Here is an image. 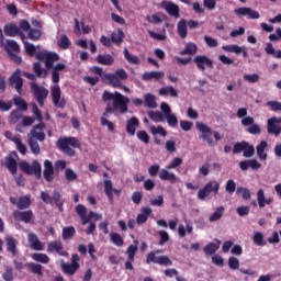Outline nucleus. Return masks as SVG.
I'll list each match as a JSON object with an SVG mask.
<instances>
[{"instance_id": "nucleus-60", "label": "nucleus", "mask_w": 281, "mask_h": 281, "mask_svg": "<svg viewBox=\"0 0 281 281\" xmlns=\"http://www.w3.org/2000/svg\"><path fill=\"white\" fill-rule=\"evenodd\" d=\"M223 214H225V206H218L212 214V221H221Z\"/></svg>"}, {"instance_id": "nucleus-31", "label": "nucleus", "mask_w": 281, "mask_h": 281, "mask_svg": "<svg viewBox=\"0 0 281 281\" xmlns=\"http://www.w3.org/2000/svg\"><path fill=\"white\" fill-rule=\"evenodd\" d=\"M123 54H124L125 60H127L130 65H142V60L139 59V57H137V55L131 54L128 52V48H124Z\"/></svg>"}, {"instance_id": "nucleus-24", "label": "nucleus", "mask_w": 281, "mask_h": 281, "mask_svg": "<svg viewBox=\"0 0 281 281\" xmlns=\"http://www.w3.org/2000/svg\"><path fill=\"white\" fill-rule=\"evenodd\" d=\"M13 216L15 221H22V223H30L34 214L32 213V211H14Z\"/></svg>"}, {"instance_id": "nucleus-25", "label": "nucleus", "mask_w": 281, "mask_h": 281, "mask_svg": "<svg viewBox=\"0 0 281 281\" xmlns=\"http://www.w3.org/2000/svg\"><path fill=\"white\" fill-rule=\"evenodd\" d=\"M137 126H139V119L136 116H132L130 120L126 121V133L127 135H135L137 131Z\"/></svg>"}, {"instance_id": "nucleus-17", "label": "nucleus", "mask_w": 281, "mask_h": 281, "mask_svg": "<svg viewBox=\"0 0 281 281\" xmlns=\"http://www.w3.org/2000/svg\"><path fill=\"white\" fill-rule=\"evenodd\" d=\"M104 192L110 203H113V194H116V196H120V194H122V191L113 188V182H111V180L108 179L104 180Z\"/></svg>"}, {"instance_id": "nucleus-44", "label": "nucleus", "mask_w": 281, "mask_h": 281, "mask_svg": "<svg viewBox=\"0 0 281 281\" xmlns=\"http://www.w3.org/2000/svg\"><path fill=\"white\" fill-rule=\"evenodd\" d=\"M30 205H32V201L30 200V196H27V195L21 196L18 201L19 210H27V207H30Z\"/></svg>"}, {"instance_id": "nucleus-14", "label": "nucleus", "mask_w": 281, "mask_h": 281, "mask_svg": "<svg viewBox=\"0 0 281 281\" xmlns=\"http://www.w3.org/2000/svg\"><path fill=\"white\" fill-rule=\"evenodd\" d=\"M160 8H162L169 16H173L175 19L181 16V14H179V5L173 2L164 0L160 2Z\"/></svg>"}, {"instance_id": "nucleus-61", "label": "nucleus", "mask_w": 281, "mask_h": 281, "mask_svg": "<svg viewBox=\"0 0 281 281\" xmlns=\"http://www.w3.org/2000/svg\"><path fill=\"white\" fill-rule=\"evenodd\" d=\"M136 135L139 142H143V144H149L150 136H148V133L146 131H138Z\"/></svg>"}, {"instance_id": "nucleus-12", "label": "nucleus", "mask_w": 281, "mask_h": 281, "mask_svg": "<svg viewBox=\"0 0 281 281\" xmlns=\"http://www.w3.org/2000/svg\"><path fill=\"white\" fill-rule=\"evenodd\" d=\"M241 125L243 126H248L247 132L250 135H260L261 128L258 124H256V120L254 116H247L241 120Z\"/></svg>"}, {"instance_id": "nucleus-58", "label": "nucleus", "mask_w": 281, "mask_h": 281, "mask_svg": "<svg viewBox=\"0 0 281 281\" xmlns=\"http://www.w3.org/2000/svg\"><path fill=\"white\" fill-rule=\"evenodd\" d=\"M245 148H247V142H239L234 145L233 155H239V153H244Z\"/></svg>"}, {"instance_id": "nucleus-8", "label": "nucleus", "mask_w": 281, "mask_h": 281, "mask_svg": "<svg viewBox=\"0 0 281 281\" xmlns=\"http://www.w3.org/2000/svg\"><path fill=\"white\" fill-rule=\"evenodd\" d=\"M76 212L78 214V216L81 218V223L82 225H87V223H89V221H102V215L91 211L89 213V215L87 216V207L82 204H78L76 207Z\"/></svg>"}, {"instance_id": "nucleus-56", "label": "nucleus", "mask_w": 281, "mask_h": 281, "mask_svg": "<svg viewBox=\"0 0 281 281\" xmlns=\"http://www.w3.org/2000/svg\"><path fill=\"white\" fill-rule=\"evenodd\" d=\"M54 175V165L49 160L44 161V177H52Z\"/></svg>"}, {"instance_id": "nucleus-27", "label": "nucleus", "mask_w": 281, "mask_h": 281, "mask_svg": "<svg viewBox=\"0 0 281 281\" xmlns=\"http://www.w3.org/2000/svg\"><path fill=\"white\" fill-rule=\"evenodd\" d=\"M60 267L66 276H74L80 269V265L67 263L65 261H61Z\"/></svg>"}, {"instance_id": "nucleus-21", "label": "nucleus", "mask_w": 281, "mask_h": 281, "mask_svg": "<svg viewBox=\"0 0 281 281\" xmlns=\"http://www.w3.org/2000/svg\"><path fill=\"white\" fill-rule=\"evenodd\" d=\"M235 14L238 16H249L250 19H259L260 15L256 10H252L251 8H237L235 9Z\"/></svg>"}, {"instance_id": "nucleus-19", "label": "nucleus", "mask_w": 281, "mask_h": 281, "mask_svg": "<svg viewBox=\"0 0 281 281\" xmlns=\"http://www.w3.org/2000/svg\"><path fill=\"white\" fill-rule=\"evenodd\" d=\"M165 74L161 70L158 71H145L142 75V80L144 82H150L151 80H155L156 82H159L164 78Z\"/></svg>"}, {"instance_id": "nucleus-6", "label": "nucleus", "mask_w": 281, "mask_h": 281, "mask_svg": "<svg viewBox=\"0 0 281 281\" xmlns=\"http://www.w3.org/2000/svg\"><path fill=\"white\" fill-rule=\"evenodd\" d=\"M30 87L37 104L43 106L45 104V100H47V95H49V90L45 87L38 86L36 82H31Z\"/></svg>"}, {"instance_id": "nucleus-10", "label": "nucleus", "mask_w": 281, "mask_h": 281, "mask_svg": "<svg viewBox=\"0 0 281 281\" xmlns=\"http://www.w3.org/2000/svg\"><path fill=\"white\" fill-rule=\"evenodd\" d=\"M195 127L200 133L199 139H202V142H206V144L212 145V127L201 122L195 123Z\"/></svg>"}, {"instance_id": "nucleus-52", "label": "nucleus", "mask_w": 281, "mask_h": 281, "mask_svg": "<svg viewBox=\"0 0 281 281\" xmlns=\"http://www.w3.org/2000/svg\"><path fill=\"white\" fill-rule=\"evenodd\" d=\"M147 115L149 119L153 120V122H164L165 117H164V113L159 112V111H149L147 112Z\"/></svg>"}, {"instance_id": "nucleus-48", "label": "nucleus", "mask_w": 281, "mask_h": 281, "mask_svg": "<svg viewBox=\"0 0 281 281\" xmlns=\"http://www.w3.org/2000/svg\"><path fill=\"white\" fill-rule=\"evenodd\" d=\"M75 235H76V228H74L72 226L63 228L64 240H71V238H74Z\"/></svg>"}, {"instance_id": "nucleus-41", "label": "nucleus", "mask_w": 281, "mask_h": 281, "mask_svg": "<svg viewBox=\"0 0 281 281\" xmlns=\"http://www.w3.org/2000/svg\"><path fill=\"white\" fill-rule=\"evenodd\" d=\"M194 54H196V44L194 43H188L186 45V48L180 52V56H186V55L194 56Z\"/></svg>"}, {"instance_id": "nucleus-20", "label": "nucleus", "mask_w": 281, "mask_h": 281, "mask_svg": "<svg viewBox=\"0 0 281 281\" xmlns=\"http://www.w3.org/2000/svg\"><path fill=\"white\" fill-rule=\"evenodd\" d=\"M29 245L31 249H34V251H43L45 249V246H43V243L38 239V236L34 233H29Z\"/></svg>"}, {"instance_id": "nucleus-43", "label": "nucleus", "mask_w": 281, "mask_h": 281, "mask_svg": "<svg viewBox=\"0 0 281 281\" xmlns=\"http://www.w3.org/2000/svg\"><path fill=\"white\" fill-rule=\"evenodd\" d=\"M19 120H23V111L22 110H13L9 116L10 124H16Z\"/></svg>"}, {"instance_id": "nucleus-5", "label": "nucleus", "mask_w": 281, "mask_h": 281, "mask_svg": "<svg viewBox=\"0 0 281 281\" xmlns=\"http://www.w3.org/2000/svg\"><path fill=\"white\" fill-rule=\"evenodd\" d=\"M19 168L21 172H24V175H29V176L34 175V177H41L43 172L41 162H38V160H33L32 164L25 160H22L19 162Z\"/></svg>"}, {"instance_id": "nucleus-57", "label": "nucleus", "mask_w": 281, "mask_h": 281, "mask_svg": "<svg viewBox=\"0 0 281 281\" xmlns=\"http://www.w3.org/2000/svg\"><path fill=\"white\" fill-rule=\"evenodd\" d=\"M237 194H241V196L245 201L251 200V191L247 188L238 187Z\"/></svg>"}, {"instance_id": "nucleus-15", "label": "nucleus", "mask_w": 281, "mask_h": 281, "mask_svg": "<svg viewBox=\"0 0 281 281\" xmlns=\"http://www.w3.org/2000/svg\"><path fill=\"white\" fill-rule=\"evenodd\" d=\"M146 262L150 265L154 262L155 265H164L165 267H170L172 261L167 256H156L155 252H150L147 255Z\"/></svg>"}, {"instance_id": "nucleus-2", "label": "nucleus", "mask_w": 281, "mask_h": 281, "mask_svg": "<svg viewBox=\"0 0 281 281\" xmlns=\"http://www.w3.org/2000/svg\"><path fill=\"white\" fill-rule=\"evenodd\" d=\"M65 69H67V66L61 63L56 64V66L52 68V81L55 86L50 88V95L53 104L57 106V109H65V106H67V101L60 99V86H58L60 82V71H65Z\"/></svg>"}, {"instance_id": "nucleus-28", "label": "nucleus", "mask_w": 281, "mask_h": 281, "mask_svg": "<svg viewBox=\"0 0 281 281\" xmlns=\"http://www.w3.org/2000/svg\"><path fill=\"white\" fill-rule=\"evenodd\" d=\"M95 61L99 65L111 66L115 63V58L110 54H104V55H98L95 58Z\"/></svg>"}, {"instance_id": "nucleus-47", "label": "nucleus", "mask_w": 281, "mask_h": 281, "mask_svg": "<svg viewBox=\"0 0 281 281\" xmlns=\"http://www.w3.org/2000/svg\"><path fill=\"white\" fill-rule=\"evenodd\" d=\"M135 245H130L126 250L127 259L135 260V254H137V246L139 245L138 240H134Z\"/></svg>"}, {"instance_id": "nucleus-11", "label": "nucleus", "mask_w": 281, "mask_h": 281, "mask_svg": "<svg viewBox=\"0 0 281 281\" xmlns=\"http://www.w3.org/2000/svg\"><path fill=\"white\" fill-rule=\"evenodd\" d=\"M281 123V116H272L267 121V132L269 135H273L274 137H279L281 133V126L279 125Z\"/></svg>"}, {"instance_id": "nucleus-4", "label": "nucleus", "mask_w": 281, "mask_h": 281, "mask_svg": "<svg viewBox=\"0 0 281 281\" xmlns=\"http://www.w3.org/2000/svg\"><path fill=\"white\" fill-rule=\"evenodd\" d=\"M103 78H105V82L114 87V89L123 88L125 91H128L126 86H122L123 80H128V72H126L124 68L116 69L114 74L104 75Z\"/></svg>"}, {"instance_id": "nucleus-45", "label": "nucleus", "mask_w": 281, "mask_h": 281, "mask_svg": "<svg viewBox=\"0 0 281 281\" xmlns=\"http://www.w3.org/2000/svg\"><path fill=\"white\" fill-rule=\"evenodd\" d=\"M27 269H30V271H32V273H34L35 276H40L43 277V266L38 265V263H34V262H30L26 265Z\"/></svg>"}, {"instance_id": "nucleus-16", "label": "nucleus", "mask_w": 281, "mask_h": 281, "mask_svg": "<svg viewBox=\"0 0 281 281\" xmlns=\"http://www.w3.org/2000/svg\"><path fill=\"white\" fill-rule=\"evenodd\" d=\"M4 167L9 170L10 175H16L19 170V162H16V159L12 154H9L4 158Z\"/></svg>"}, {"instance_id": "nucleus-64", "label": "nucleus", "mask_w": 281, "mask_h": 281, "mask_svg": "<svg viewBox=\"0 0 281 281\" xmlns=\"http://www.w3.org/2000/svg\"><path fill=\"white\" fill-rule=\"evenodd\" d=\"M267 105L270 108L271 111H281V103L278 101H268Z\"/></svg>"}, {"instance_id": "nucleus-59", "label": "nucleus", "mask_w": 281, "mask_h": 281, "mask_svg": "<svg viewBox=\"0 0 281 281\" xmlns=\"http://www.w3.org/2000/svg\"><path fill=\"white\" fill-rule=\"evenodd\" d=\"M228 267L231 270L237 271L238 269H240V261L236 257H229Z\"/></svg>"}, {"instance_id": "nucleus-7", "label": "nucleus", "mask_w": 281, "mask_h": 281, "mask_svg": "<svg viewBox=\"0 0 281 281\" xmlns=\"http://www.w3.org/2000/svg\"><path fill=\"white\" fill-rule=\"evenodd\" d=\"M35 56L37 60L44 63L47 70L53 69L54 64L60 60V57L56 53L38 52Z\"/></svg>"}, {"instance_id": "nucleus-49", "label": "nucleus", "mask_w": 281, "mask_h": 281, "mask_svg": "<svg viewBox=\"0 0 281 281\" xmlns=\"http://www.w3.org/2000/svg\"><path fill=\"white\" fill-rule=\"evenodd\" d=\"M110 239H111V243H113V245H115L116 247H122L124 245V239L122 238L121 234L111 233Z\"/></svg>"}, {"instance_id": "nucleus-63", "label": "nucleus", "mask_w": 281, "mask_h": 281, "mask_svg": "<svg viewBox=\"0 0 281 281\" xmlns=\"http://www.w3.org/2000/svg\"><path fill=\"white\" fill-rule=\"evenodd\" d=\"M224 49L226 52L235 53L237 55H240L243 53V47H240L238 45H228V46H225Z\"/></svg>"}, {"instance_id": "nucleus-53", "label": "nucleus", "mask_w": 281, "mask_h": 281, "mask_svg": "<svg viewBox=\"0 0 281 281\" xmlns=\"http://www.w3.org/2000/svg\"><path fill=\"white\" fill-rule=\"evenodd\" d=\"M13 102L15 104V106H18V111H27V102H25V100H23V98L21 97H15L13 99Z\"/></svg>"}, {"instance_id": "nucleus-62", "label": "nucleus", "mask_w": 281, "mask_h": 281, "mask_svg": "<svg viewBox=\"0 0 281 281\" xmlns=\"http://www.w3.org/2000/svg\"><path fill=\"white\" fill-rule=\"evenodd\" d=\"M166 119H167V124L171 126V128H176V126L179 124V120L175 114H168Z\"/></svg>"}, {"instance_id": "nucleus-32", "label": "nucleus", "mask_w": 281, "mask_h": 281, "mask_svg": "<svg viewBox=\"0 0 281 281\" xmlns=\"http://www.w3.org/2000/svg\"><path fill=\"white\" fill-rule=\"evenodd\" d=\"M21 46H19V43L14 40H8L7 41V53L8 54H20Z\"/></svg>"}, {"instance_id": "nucleus-42", "label": "nucleus", "mask_w": 281, "mask_h": 281, "mask_svg": "<svg viewBox=\"0 0 281 281\" xmlns=\"http://www.w3.org/2000/svg\"><path fill=\"white\" fill-rule=\"evenodd\" d=\"M32 258L35 260V262H41L42 265H48L49 263V256L42 252H35L32 255Z\"/></svg>"}, {"instance_id": "nucleus-34", "label": "nucleus", "mask_w": 281, "mask_h": 281, "mask_svg": "<svg viewBox=\"0 0 281 281\" xmlns=\"http://www.w3.org/2000/svg\"><path fill=\"white\" fill-rule=\"evenodd\" d=\"M111 41L115 45H122V43H124V31H122V29H117V32H113L111 34Z\"/></svg>"}, {"instance_id": "nucleus-46", "label": "nucleus", "mask_w": 281, "mask_h": 281, "mask_svg": "<svg viewBox=\"0 0 281 281\" xmlns=\"http://www.w3.org/2000/svg\"><path fill=\"white\" fill-rule=\"evenodd\" d=\"M252 241L257 247H265L267 245V243L265 241V236L260 232L255 233Z\"/></svg>"}, {"instance_id": "nucleus-1", "label": "nucleus", "mask_w": 281, "mask_h": 281, "mask_svg": "<svg viewBox=\"0 0 281 281\" xmlns=\"http://www.w3.org/2000/svg\"><path fill=\"white\" fill-rule=\"evenodd\" d=\"M102 101L103 102H113V104L111 105V103H108L105 106V110L102 114L101 117H109V115H111V113H115V111H119V113H121V115H124V113H128V103L131 102V99H128V97H125L124 94L115 91L110 92L109 90H105L102 94Z\"/></svg>"}, {"instance_id": "nucleus-23", "label": "nucleus", "mask_w": 281, "mask_h": 281, "mask_svg": "<svg viewBox=\"0 0 281 281\" xmlns=\"http://www.w3.org/2000/svg\"><path fill=\"white\" fill-rule=\"evenodd\" d=\"M5 245H7V251H9V254H11L12 256H16V254H19V250L16 249V246L19 245V241H16V239H14V237L8 235L4 238Z\"/></svg>"}, {"instance_id": "nucleus-39", "label": "nucleus", "mask_w": 281, "mask_h": 281, "mask_svg": "<svg viewBox=\"0 0 281 281\" xmlns=\"http://www.w3.org/2000/svg\"><path fill=\"white\" fill-rule=\"evenodd\" d=\"M33 71L37 78H47V70L41 66V63L36 61L33 64Z\"/></svg>"}, {"instance_id": "nucleus-22", "label": "nucleus", "mask_w": 281, "mask_h": 281, "mask_svg": "<svg viewBox=\"0 0 281 281\" xmlns=\"http://www.w3.org/2000/svg\"><path fill=\"white\" fill-rule=\"evenodd\" d=\"M193 63H195L198 69H201V71H205V67H212V59L206 56H195Z\"/></svg>"}, {"instance_id": "nucleus-37", "label": "nucleus", "mask_w": 281, "mask_h": 281, "mask_svg": "<svg viewBox=\"0 0 281 281\" xmlns=\"http://www.w3.org/2000/svg\"><path fill=\"white\" fill-rule=\"evenodd\" d=\"M210 194H212V183L209 182L206 187H204L203 189H201L198 193V199H200V201H205V199H207V196H210Z\"/></svg>"}, {"instance_id": "nucleus-9", "label": "nucleus", "mask_w": 281, "mask_h": 281, "mask_svg": "<svg viewBox=\"0 0 281 281\" xmlns=\"http://www.w3.org/2000/svg\"><path fill=\"white\" fill-rule=\"evenodd\" d=\"M9 87H14L15 91L21 95L23 93V78L21 77V69H15L8 79Z\"/></svg>"}, {"instance_id": "nucleus-50", "label": "nucleus", "mask_w": 281, "mask_h": 281, "mask_svg": "<svg viewBox=\"0 0 281 281\" xmlns=\"http://www.w3.org/2000/svg\"><path fill=\"white\" fill-rule=\"evenodd\" d=\"M29 146L33 155H41V146L38 145V140L34 138H29Z\"/></svg>"}, {"instance_id": "nucleus-33", "label": "nucleus", "mask_w": 281, "mask_h": 281, "mask_svg": "<svg viewBox=\"0 0 281 281\" xmlns=\"http://www.w3.org/2000/svg\"><path fill=\"white\" fill-rule=\"evenodd\" d=\"M268 143L266 140H261L260 144L256 147L257 156L261 161H266L268 155L265 153Z\"/></svg>"}, {"instance_id": "nucleus-55", "label": "nucleus", "mask_w": 281, "mask_h": 281, "mask_svg": "<svg viewBox=\"0 0 281 281\" xmlns=\"http://www.w3.org/2000/svg\"><path fill=\"white\" fill-rule=\"evenodd\" d=\"M43 36V33L38 29H31L29 30L27 37L30 41H38Z\"/></svg>"}, {"instance_id": "nucleus-38", "label": "nucleus", "mask_w": 281, "mask_h": 281, "mask_svg": "<svg viewBox=\"0 0 281 281\" xmlns=\"http://www.w3.org/2000/svg\"><path fill=\"white\" fill-rule=\"evenodd\" d=\"M178 34L180 38H186L188 36V23L183 19L178 22Z\"/></svg>"}, {"instance_id": "nucleus-29", "label": "nucleus", "mask_w": 281, "mask_h": 281, "mask_svg": "<svg viewBox=\"0 0 281 281\" xmlns=\"http://www.w3.org/2000/svg\"><path fill=\"white\" fill-rule=\"evenodd\" d=\"M21 29H19V26L16 24H5L4 27H3V32H4V35L5 36H11V37H14V36H19V31Z\"/></svg>"}, {"instance_id": "nucleus-36", "label": "nucleus", "mask_w": 281, "mask_h": 281, "mask_svg": "<svg viewBox=\"0 0 281 281\" xmlns=\"http://www.w3.org/2000/svg\"><path fill=\"white\" fill-rule=\"evenodd\" d=\"M57 45L60 49H69V47H71V41L66 34H61L57 41Z\"/></svg>"}, {"instance_id": "nucleus-54", "label": "nucleus", "mask_w": 281, "mask_h": 281, "mask_svg": "<svg viewBox=\"0 0 281 281\" xmlns=\"http://www.w3.org/2000/svg\"><path fill=\"white\" fill-rule=\"evenodd\" d=\"M24 52L27 56H36V46L30 42H24Z\"/></svg>"}, {"instance_id": "nucleus-18", "label": "nucleus", "mask_w": 281, "mask_h": 281, "mask_svg": "<svg viewBox=\"0 0 281 281\" xmlns=\"http://www.w3.org/2000/svg\"><path fill=\"white\" fill-rule=\"evenodd\" d=\"M47 251L48 254L56 251L59 256H69V254L63 249V241L60 240L50 241L47 246Z\"/></svg>"}, {"instance_id": "nucleus-35", "label": "nucleus", "mask_w": 281, "mask_h": 281, "mask_svg": "<svg viewBox=\"0 0 281 281\" xmlns=\"http://www.w3.org/2000/svg\"><path fill=\"white\" fill-rule=\"evenodd\" d=\"M159 95H169L170 98H178L179 93L172 86L164 87L159 89Z\"/></svg>"}, {"instance_id": "nucleus-3", "label": "nucleus", "mask_w": 281, "mask_h": 281, "mask_svg": "<svg viewBox=\"0 0 281 281\" xmlns=\"http://www.w3.org/2000/svg\"><path fill=\"white\" fill-rule=\"evenodd\" d=\"M57 148L68 157H76L74 148H80V140L76 137H60L57 140Z\"/></svg>"}, {"instance_id": "nucleus-30", "label": "nucleus", "mask_w": 281, "mask_h": 281, "mask_svg": "<svg viewBox=\"0 0 281 281\" xmlns=\"http://www.w3.org/2000/svg\"><path fill=\"white\" fill-rule=\"evenodd\" d=\"M150 214H153L151 207H143L142 213L136 218V223L138 225L146 223V221H148V216H150Z\"/></svg>"}, {"instance_id": "nucleus-40", "label": "nucleus", "mask_w": 281, "mask_h": 281, "mask_svg": "<svg viewBox=\"0 0 281 281\" xmlns=\"http://www.w3.org/2000/svg\"><path fill=\"white\" fill-rule=\"evenodd\" d=\"M145 105L148 109H157V101L155 99V95L151 93H147L144 95Z\"/></svg>"}, {"instance_id": "nucleus-51", "label": "nucleus", "mask_w": 281, "mask_h": 281, "mask_svg": "<svg viewBox=\"0 0 281 281\" xmlns=\"http://www.w3.org/2000/svg\"><path fill=\"white\" fill-rule=\"evenodd\" d=\"M2 278L4 281L14 280V270L10 266H4V272L2 273Z\"/></svg>"}, {"instance_id": "nucleus-26", "label": "nucleus", "mask_w": 281, "mask_h": 281, "mask_svg": "<svg viewBox=\"0 0 281 281\" xmlns=\"http://www.w3.org/2000/svg\"><path fill=\"white\" fill-rule=\"evenodd\" d=\"M273 199L272 198H265V192L262 189H259L257 192V202L258 205L260 207V210H262L263 207H266V205H270L272 203Z\"/></svg>"}, {"instance_id": "nucleus-13", "label": "nucleus", "mask_w": 281, "mask_h": 281, "mask_svg": "<svg viewBox=\"0 0 281 281\" xmlns=\"http://www.w3.org/2000/svg\"><path fill=\"white\" fill-rule=\"evenodd\" d=\"M45 123L41 122L33 126L29 139H35L36 142H45Z\"/></svg>"}]
</instances>
